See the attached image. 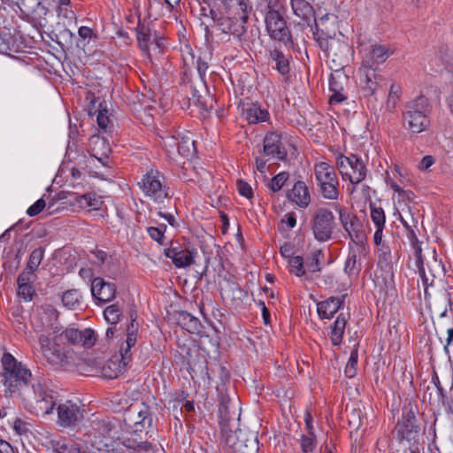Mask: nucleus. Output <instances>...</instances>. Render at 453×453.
<instances>
[{
    "label": "nucleus",
    "instance_id": "338daca9",
    "mask_svg": "<svg viewBox=\"0 0 453 453\" xmlns=\"http://www.w3.org/2000/svg\"><path fill=\"white\" fill-rule=\"evenodd\" d=\"M345 99H346V96L344 95L343 90H337V91L332 92V95L330 96V98H329V103L331 104H340V103L343 102Z\"/></svg>",
    "mask_w": 453,
    "mask_h": 453
},
{
    "label": "nucleus",
    "instance_id": "8fccbe9b",
    "mask_svg": "<svg viewBox=\"0 0 453 453\" xmlns=\"http://www.w3.org/2000/svg\"><path fill=\"white\" fill-rule=\"evenodd\" d=\"M182 325L188 332H194L198 329L200 323L199 320L190 315L189 313L181 314Z\"/></svg>",
    "mask_w": 453,
    "mask_h": 453
},
{
    "label": "nucleus",
    "instance_id": "5701e85b",
    "mask_svg": "<svg viewBox=\"0 0 453 453\" xmlns=\"http://www.w3.org/2000/svg\"><path fill=\"white\" fill-rule=\"evenodd\" d=\"M165 255L172 259L175 266L181 268L189 266L194 263L196 252L188 248L171 247L165 250Z\"/></svg>",
    "mask_w": 453,
    "mask_h": 453
},
{
    "label": "nucleus",
    "instance_id": "e433bc0d",
    "mask_svg": "<svg viewBox=\"0 0 453 453\" xmlns=\"http://www.w3.org/2000/svg\"><path fill=\"white\" fill-rule=\"evenodd\" d=\"M347 324V316L343 313L338 315L336 320L334 323L331 331V342L334 345H339L343 337L345 326Z\"/></svg>",
    "mask_w": 453,
    "mask_h": 453
},
{
    "label": "nucleus",
    "instance_id": "13d9d810",
    "mask_svg": "<svg viewBox=\"0 0 453 453\" xmlns=\"http://www.w3.org/2000/svg\"><path fill=\"white\" fill-rule=\"evenodd\" d=\"M321 257L320 251H315L311 257V260L306 263V268L311 273L320 271L319 257Z\"/></svg>",
    "mask_w": 453,
    "mask_h": 453
},
{
    "label": "nucleus",
    "instance_id": "473e14b6",
    "mask_svg": "<svg viewBox=\"0 0 453 453\" xmlns=\"http://www.w3.org/2000/svg\"><path fill=\"white\" fill-rule=\"evenodd\" d=\"M127 365L123 363L122 357L119 359L118 357H115L104 364L100 373L105 379L112 380L123 372Z\"/></svg>",
    "mask_w": 453,
    "mask_h": 453
},
{
    "label": "nucleus",
    "instance_id": "7ed1b4c3",
    "mask_svg": "<svg viewBox=\"0 0 453 453\" xmlns=\"http://www.w3.org/2000/svg\"><path fill=\"white\" fill-rule=\"evenodd\" d=\"M26 410L37 416L52 413L56 405L54 392L42 380L35 378L18 395Z\"/></svg>",
    "mask_w": 453,
    "mask_h": 453
},
{
    "label": "nucleus",
    "instance_id": "79ce46f5",
    "mask_svg": "<svg viewBox=\"0 0 453 453\" xmlns=\"http://www.w3.org/2000/svg\"><path fill=\"white\" fill-rule=\"evenodd\" d=\"M401 95V88L396 84H392L386 102L388 111H393L399 102Z\"/></svg>",
    "mask_w": 453,
    "mask_h": 453
},
{
    "label": "nucleus",
    "instance_id": "ea45409f",
    "mask_svg": "<svg viewBox=\"0 0 453 453\" xmlns=\"http://www.w3.org/2000/svg\"><path fill=\"white\" fill-rule=\"evenodd\" d=\"M288 178H289L288 173L281 172V173H278L277 175H275L274 177H273L267 182L266 187L272 193H276L282 188V187L285 185V183L287 182Z\"/></svg>",
    "mask_w": 453,
    "mask_h": 453
},
{
    "label": "nucleus",
    "instance_id": "20e7f679",
    "mask_svg": "<svg viewBox=\"0 0 453 453\" xmlns=\"http://www.w3.org/2000/svg\"><path fill=\"white\" fill-rule=\"evenodd\" d=\"M3 366V385L11 395H19L25 387L35 379L31 371L18 361L12 354L4 353L1 358Z\"/></svg>",
    "mask_w": 453,
    "mask_h": 453
},
{
    "label": "nucleus",
    "instance_id": "412c9836",
    "mask_svg": "<svg viewBox=\"0 0 453 453\" xmlns=\"http://www.w3.org/2000/svg\"><path fill=\"white\" fill-rule=\"evenodd\" d=\"M127 419L133 423L135 433H143L148 434L147 429L152 425V418L150 417V411L149 406L142 403L139 408L131 407L127 412Z\"/></svg>",
    "mask_w": 453,
    "mask_h": 453
},
{
    "label": "nucleus",
    "instance_id": "c85d7f7f",
    "mask_svg": "<svg viewBox=\"0 0 453 453\" xmlns=\"http://www.w3.org/2000/svg\"><path fill=\"white\" fill-rule=\"evenodd\" d=\"M288 198L300 208H306L311 203L308 187L303 181L298 180L288 193Z\"/></svg>",
    "mask_w": 453,
    "mask_h": 453
},
{
    "label": "nucleus",
    "instance_id": "2f4dec72",
    "mask_svg": "<svg viewBox=\"0 0 453 453\" xmlns=\"http://www.w3.org/2000/svg\"><path fill=\"white\" fill-rule=\"evenodd\" d=\"M137 331L138 323H136L135 320L132 319L127 329L126 348L121 347L120 349V357H122L124 364H128V362L131 360L130 349L134 347L136 342Z\"/></svg>",
    "mask_w": 453,
    "mask_h": 453
},
{
    "label": "nucleus",
    "instance_id": "de8ad7c7",
    "mask_svg": "<svg viewBox=\"0 0 453 453\" xmlns=\"http://www.w3.org/2000/svg\"><path fill=\"white\" fill-rule=\"evenodd\" d=\"M290 266V273L297 277L304 275L303 260L300 256L293 257L288 261Z\"/></svg>",
    "mask_w": 453,
    "mask_h": 453
},
{
    "label": "nucleus",
    "instance_id": "39448f33",
    "mask_svg": "<svg viewBox=\"0 0 453 453\" xmlns=\"http://www.w3.org/2000/svg\"><path fill=\"white\" fill-rule=\"evenodd\" d=\"M432 105L429 99L418 96L406 104L403 113V125L411 134H420L430 127Z\"/></svg>",
    "mask_w": 453,
    "mask_h": 453
},
{
    "label": "nucleus",
    "instance_id": "a878e982",
    "mask_svg": "<svg viewBox=\"0 0 453 453\" xmlns=\"http://www.w3.org/2000/svg\"><path fill=\"white\" fill-rule=\"evenodd\" d=\"M91 293L97 301L107 303L115 297L116 287L102 278H95L91 283Z\"/></svg>",
    "mask_w": 453,
    "mask_h": 453
},
{
    "label": "nucleus",
    "instance_id": "c9c22d12",
    "mask_svg": "<svg viewBox=\"0 0 453 453\" xmlns=\"http://www.w3.org/2000/svg\"><path fill=\"white\" fill-rule=\"evenodd\" d=\"M156 33L149 27L139 23L137 27V40L140 48L143 51H150V43L152 40H156Z\"/></svg>",
    "mask_w": 453,
    "mask_h": 453
},
{
    "label": "nucleus",
    "instance_id": "5fc2aeb1",
    "mask_svg": "<svg viewBox=\"0 0 453 453\" xmlns=\"http://www.w3.org/2000/svg\"><path fill=\"white\" fill-rule=\"evenodd\" d=\"M282 5L281 0H259L257 8L264 12L273 8H282Z\"/></svg>",
    "mask_w": 453,
    "mask_h": 453
},
{
    "label": "nucleus",
    "instance_id": "4be33fe9",
    "mask_svg": "<svg viewBox=\"0 0 453 453\" xmlns=\"http://www.w3.org/2000/svg\"><path fill=\"white\" fill-rule=\"evenodd\" d=\"M131 432H127L125 434L121 433V439L119 441L127 448L134 449L139 451H149L153 449L151 442L148 441L147 435L143 433H135L134 427H132Z\"/></svg>",
    "mask_w": 453,
    "mask_h": 453
},
{
    "label": "nucleus",
    "instance_id": "cd10ccee",
    "mask_svg": "<svg viewBox=\"0 0 453 453\" xmlns=\"http://www.w3.org/2000/svg\"><path fill=\"white\" fill-rule=\"evenodd\" d=\"M365 253V245H351L344 265L345 273L349 275L358 274L361 270V258Z\"/></svg>",
    "mask_w": 453,
    "mask_h": 453
},
{
    "label": "nucleus",
    "instance_id": "f257e3e1",
    "mask_svg": "<svg viewBox=\"0 0 453 453\" xmlns=\"http://www.w3.org/2000/svg\"><path fill=\"white\" fill-rule=\"evenodd\" d=\"M35 331L39 333L41 351L49 363L62 365L68 363V356L59 348L56 341L62 326L58 321V311L51 304H42L36 309L34 317Z\"/></svg>",
    "mask_w": 453,
    "mask_h": 453
},
{
    "label": "nucleus",
    "instance_id": "bf43d9fd",
    "mask_svg": "<svg viewBox=\"0 0 453 453\" xmlns=\"http://www.w3.org/2000/svg\"><path fill=\"white\" fill-rule=\"evenodd\" d=\"M13 429L19 435L27 434L29 432L30 424L21 418H16L13 422Z\"/></svg>",
    "mask_w": 453,
    "mask_h": 453
},
{
    "label": "nucleus",
    "instance_id": "09e8293b",
    "mask_svg": "<svg viewBox=\"0 0 453 453\" xmlns=\"http://www.w3.org/2000/svg\"><path fill=\"white\" fill-rule=\"evenodd\" d=\"M371 208V219L376 227H384L385 226V213L381 207H376L372 204Z\"/></svg>",
    "mask_w": 453,
    "mask_h": 453
},
{
    "label": "nucleus",
    "instance_id": "dca6fc26",
    "mask_svg": "<svg viewBox=\"0 0 453 453\" xmlns=\"http://www.w3.org/2000/svg\"><path fill=\"white\" fill-rule=\"evenodd\" d=\"M425 299L431 312L439 318H444L448 311L451 310L450 294L445 288L438 289L427 288V294L424 293Z\"/></svg>",
    "mask_w": 453,
    "mask_h": 453
},
{
    "label": "nucleus",
    "instance_id": "393cba45",
    "mask_svg": "<svg viewBox=\"0 0 453 453\" xmlns=\"http://www.w3.org/2000/svg\"><path fill=\"white\" fill-rule=\"evenodd\" d=\"M396 432L402 439L408 441L414 439L418 433V426L416 424V417L412 411H407L403 415V419L395 426Z\"/></svg>",
    "mask_w": 453,
    "mask_h": 453
},
{
    "label": "nucleus",
    "instance_id": "a18cd8bd",
    "mask_svg": "<svg viewBox=\"0 0 453 453\" xmlns=\"http://www.w3.org/2000/svg\"><path fill=\"white\" fill-rule=\"evenodd\" d=\"M121 311L116 304L109 305L104 311L105 320L111 325H116L119 322Z\"/></svg>",
    "mask_w": 453,
    "mask_h": 453
},
{
    "label": "nucleus",
    "instance_id": "4468645a",
    "mask_svg": "<svg viewBox=\"0 0 453 453\" xmlns=\"http://www.w3.org/2000/svg\"><path fill=\"white\" fill-rule=\"evenodd\" d=\"M358 50L362 55V64L365 66L373 67L384 63L395 52L392 47L377 42L372 44L359 43Z\"/></svg>",
    "mask_w": 453,
    "mask_h": 453
},
{
    "label": "nucleus",
    "instance_id": "f8f14e48",
    "mask_svg": "<svg viewBox=\"0 0 453 453\" xmlns=\"http://www.w3.org/2000/svg\"><path fill=\"white\" fill-rule=\"evenodd\" d=\"M335 210L353 245H365L367 236L362 221L356 215L348 213L342 206H335Z\"/></svg>",
    "mask_w": 453,
    "mask_h": 453
},
{
    "label": "nucleus",
    "instance_id": "603ef678",
    "mask_svg": "<svg viewBox=\"0 0 453 453\" xmlns=\"http://www.w3.org/2000/svg\"><path fill=\"white\" fill-rule=\"evenodd\" d=\"M348 419H349V424L350 427H352L355 430H358L363 424V420L361 418V411L353 409L348 414Z\"/></svg>",
    "mask_w": 453,
    "mask_h": 453
},
{
    "label": "nucleus",
    "instance_id": "4c0bfd02",
    "mask_svg": "<svg viewBox=\"0 0 453 453\" xmlns=\"http://www.w3.org/2000/svg\"><path fill=\"white\" fill-rule=\"evenodd\" d=\"M291 7L294 14L303 20L313 15L312 6L305 0H291Z\"/></svg>",
    "mask_w": 453,
    "mask_h": 453
},
{
    "label": "nucleus",
    "instance_id": "3c124183",
    "mask_svg": "<svg viewBox=\"0 0 453 453\" xmlns=\"http://www.w3.org/2000/svg\"><path fill=\"white\" fill-rule=\"evenodd\" d=\"M166 229L165 225H160L159 226H150L147 231L150 236L159 243H163L165 238V232Z\"/></svg>",
    "mask_w": 453,
    "mask_h": 453
},
{
    "label": "nucleus",
    "instance_id": "37998d69",
    "mask_svg": "<svg viewBox=\"0 0 453 453\" xmlns=\"http://www.w3.org/2000/svg\"><path fill=\"white\" fill-rule=\"evenodd\" d=\"M43 256L44 250L42 248H37L34 250L30 254L27 269L33 273L36 271L43 258Z\"/></svg>",
    "mask_w": 453,
    "mask_h": 453
},
{
    "label": "nucleus",
    "instance_id": "774afa93",
    "mask_svg": "<svg viewBox=\"0 0 453 453\" xmlns=\"http://www.w3.org/2000/svg\"><path fill=\"white\" fill-rule=\"evenodd\" d=\"M34 273L27 269L21 273L17 280L18 284H30Z\"/></svg>",
    "mask_w": 453,
    "mask_h": 453
},
{
    "label": "nucleus",
    "instance_id": "ddd939ff",
    "mask_svg": "<svg viewBox=\"0 0 453 453\" xmlns=\"http://www.w3.org/2000/svg\"><path fill=\"white\" fill-rule=\"evenodd\" d=\"M318 43L325 52L327 61L332 63L331 68L338 70L343 66V59L348 52V45L331 36L318 35Z\"/></svg>",
    "mask_w": 453,
    "mask_h": 453
},
{
    "label": "nucleus",
    "instance_id": "6e6552de",
    "mask_svg": "<svg viewBox=\"0 0 453 453\" xmlns=\"http://www.w3.org/2000/svg\"><path fill=\"white\" fill-rule=\"evenodd\" d=\"M336 165L343 180H349L352 188H349V193L355 191V186L362 182L367 173L364 161L354 154L346 157L340 154L336 157Z\"/></svg>",
    "mask_w": 453,
    "mask_h": 453
},
{
    "label": "nucleus",
    "instance_id": "c756f323",
    "mask_svg": "<svg viewBox=\"0 0 453 453\" xmlns=\"http://www.w3.org/2000/svg\"><path fill=\"white\" fill-rule=\"evenodd\" d=\"M89 148L92 156L103 165H106V160L111 153V147L107 140L98 135H94L89 140Z\"/></svg>",
    "mask_w": 453,
    "mask_h": 453
},
{
    "label": "nucleus",
    "instance_id": "f3484780",
    "mask_svg": "<svg viewBox=\"0 0 453 453\" xmlns=\"http://www.w3.org/2000/svg\"><path fill=\"white\" fill-rule=\"evenodd\" d=\"M161 177L158 171L150 170L142 180V191L157 203H162L168 196L165 187L162 184Z\"/></svg>",
    "mask_w": 453,
    "mask_h": 453
},
{
    "label": "nucleus",
    "instance_id": "6e6d98bb",
    "mask_svg": "<svg viewBox=\"0 0 453 453\" xmlns=\"http://www.w3.org/2000/svg\"><path fill=\"white\" fill-rule=\"evenodd\" d=\"M296 225V218L295 213H287L280 220V231H286L287 228H293Z\"/></svg>",
    "mask_w": 453,
    "mask_h": 453
},
{
    "label": "nucleus",
    "instance_id": "a211bd4d",
    "mask_svg": "<svg viewBox=\"0 0 453 453\" xmlns=\"http://www.w3.org/2000/svg\"><path fill=\"white\" fill-rule=\"evenodd\" d=\"M57 410L58 424L63 427L73 426L84 418V410L71 401L60 403Z\"/></svg>",
    "mask_w": 453,
    "mask_h": 453
},
{
    "label": "nucleus",
    "instance_id": "c03bdc74",
    "mask_svg": "<svg viewBox=\"0 0 453 453\" xmlns=\"http://www.w3.org/2000/svg\"><path fill=\"white\" fill-rule=\"evenodd\" d=\"M51 443L56 453H81L76 445L67 444L64 440H52Z\"/></svg>",
    "mask_w": 453,
    "mask_h": 453
},
{
    "label": "nucleus",
    "instance_id": "2eb2a0df",
    "mask_svg": "<svg viewBox=\"0 0 453 453\" xmlns=\"http://www.w3.org/2000/svg\"><path fill=\"white\" fill-rule=\"evenodd\" d=\"M165 147L167 153H177L184 157H190L196 153L195 140L193 134L188 131L179 132L177 136H167L165 139Z\"/></svg>",
    "mask_w": 453,
    "mask_h": 453
},
{
    "label": "nucleus",
    "instance_id": "9b49d317",
    "mask_svg": "<svg viewBox=\"0 0 453 453\" xmlns=\"http://www.w3.org/2000/svg\"><path fill=\"white\" fill-rule=\"evenodd\" d=\"M265 14L266 30L271 38L285 44L290 42L291 35L283 18V7L262 12Z\"/></svg>",
    "mask_w": 453,
    "mask_h": 453
},
{
    "label": "nucleus",
    "instance_id": "58836bf2",
    "mask_svg": "<svg viewBox=\"0 0 453 453\" xmlns=\"http://www.w3.org/2000/svg\"><path fill=\"white\" fill-rule=\"evenodd\" d=\"M270 56L275 62L276 68L280 74L285 75L288 73L290 67L289 59L287 56L278 50L271 51Z\"/></svg>",
    "mask_w": 453,
    "mask_h": 453
},
{
    "label": "nucleus",
    "instance_id": "b1692460",
    "mask_svg": "<svg viewBox=\"0 0 453 453\" xmlns=\"http://www.w3.org/2000/svg\"><path fill=\"white\" fill-rule=\"evenodd\" d=\"M264 153L265 156L279 160H284L287 156V150L281 142L280 135L276 133H271L264 138Z\"/></svg>",
    "mask_w": 453,
    "mask_h": 453
},
{
    "label": "nucleus",
    "instance_id": "72a5a7b5",
    "mask_svg": "<svg viewBox=\"0 0 453 453\" xmlns=\"http://www.w3.org/2000/svg\"><path fill=\"white\" fill-rule=\"evenodd\" d=\"M342 305V301L338 297H330L326 301L320 302L317 305L318 314L320 319H330L338 311Z\"/></svg>",
    "mask_w": 453,
    "mask_h": 453
},
{
    "label": "nucleus",
    "instance_id": "4d7b16f0",
    "mask_svg": "<svg viewBox=\"0 0 453 453\" xmlns=\"http://www.w3.org/2000/svg\"><path fill=\"white\" fill-rule=\"evenodd\" d=\"M342 81H346V77L342 74H332L329 80L330 91L343 90Z\"/></svg>",
    "mask_w": 453,
    "mask_h": 453
},
{
    "label": "nucleus",
    "instance_id": "1a4fd4ad",
    "mask_svg": "<svg viewBox=\"0 0 453 453\" xmlns=\"http://www.w3.org/2000/svg\"><path fill=\"white\" fill-rule=\"evenodd\" d=\"M314 174L321 196L327 200L339 198V180L334 165L327 162H319L314 165Z\"/></svg>",
    "mask_w": 453,
    "mask_h": 453
},
{
    "label": "nucleus",
    "instance_id": "9d476101",
    "mask_svg": "<svg viewBox=\"0 0 453 453\" xmlns=\"http://www.w3.org/2000/svg\"><path fill=\"white\" fill-rule=\"evenodd\" d=\"M310 226L314 238L318 242L329 241L335 227L333 212L326 208H318L311 216Z\"/></svg>",
    "mask_w": 453,
    "mask_h": 453
},
{
    "label": "nucleus",
    "instance_id": "423d86ee",
    "mask_svg": "<svg viewBox=\"0 0 453 453\" xmlns=\"http://www.w3.org/2000/svg\"><path fill=\"white\" fill-rule=\"evenodd\" d=\"M227 17H221L216 28L222 34H230L240 38L246 31L249 18L248 4L244 0H225Z\"/></svg>",
    "mask_w": 453,
    "mask_h": 453
},
{
    "label": "nucleus",
    "instance_id": "69168bd1",
    "mask_svg": "<svg viewBox=\"0 0 453 453\" xmlns=\"http://www.w3.org/2000/svg\"><path fill=\"white\" fill-rule=\"evenodd\" d=\"M87 362L92 367L91 372L96 373H100L102 372V366L104 362L101 358H88Z\"/></svg>",
    "mask_w": 453,
    "mask_h": 453
},
{
    "label": "nucleus",
    "instance_id": "864d4df0",
    "mask_svg": "<svg viewBox=\"0 0 453 453\" xmlns=\"http://www.w3.org/2000/svg\"><path fill=\"white\" fill-rule=\"evenodd\" d=\"M35 293L31 284H18V295L25 301H30Z\"/></svg>",
    "mask_w": 453,
    "mask_h": 453
},
{
    "label": "nucleus",
    "instance_id": "aec40b11",
    "mask_svg": "<svg viewBox=\"0 0 453 453\" xmlns=\"http://www.w3.org/2000/svg\"><path fill=\"white\" fill-rule=\"evenodd\" d=\"M418 264L424 293L427 294V288H434L435 279L441 278L443 275V266L441 263L435 258H433L424 265L420 257H418Z\"/></svg>",
    "mask_w": 453,
    "mask_h": 453
},
{
    "label": "nucleus",
    "instance_id": "0e129e2a",
    "mask_svg": "<svg viewBox=\"0 0 453 453\" xmlns=\"http://www.w3.org/2000/svg\"><path fill=\"white\" fill-rule=\"evenodd\" d=\"M96 121L101 128H106L110 122L107 110H99L96 115Z\"/></svg>",
    "mask_w": 453,
    "mask_h": 453
},
{
    "label": "nucleus",
    "instance_id": "f03ea898",
    "mask_svg": "<svg viewBox=\"0 0 453 453\" xmlns=\"http://www.w3.org/2000/svg\"><path fill=\"white\" fill-rule=\"evenodd\" d=\"M226 401L222 400L219 404V424L222 433L226 434V442L234 453H257L258 441L253 433H246L237 428L234 418L230 416V410Z\"/></svg>",
    "mask_w": 453,
    "mask_h": 453
},
{
    "label": "nucleus",
    "instance_id": "a19ab883",
    "mask_svg": "<svg viewBox=\"0 0 453 453\" xmlns=\"http://www.w3.org/2000/svg\"><path fill=\"white\" fill-rule=\"evenodd\" d=\"M81 296L76 289L67 290L63 294L62 302L68 309H74L81 301Z\"/></svg>",
    "mask_w": 453,
    "mask_h": 453
},
{
    "label": "nucleus",
    "instance_id": "680f3d73",
    "mask_svg": "<svg viewBox=\"0 0 453 453\" xmlns=\"http://www.w3.org/2000/svg\"><path fill=\"white\" fill-rule=\"evenodd\" d=\"M301 448L304 453H308L313 450L315 448V441L313 434L309 436H303L301 441Z\"/></svg>",
    "mask_w": 453,
    "mask_h": 453
},
{
    "label": "nucleus",
    "instance_id": "052dcab7",
    "mask_svg": "<svg viewBox=\"0 0 453 453\" xmlns=\"http://www.w3.org/2000/svg\"><path fill=\"white\" fill-rule=\"evenodd\" d=\"M45 207L46 202L43 198H41L27 209V213L30 217H34L39 214L43 209H45Z\"/></svg>",
    "mask_w": 453,
    "mask_h": 453
},
{
    "label": "nucleus",
    "instance_id": "0eeeda50",
    "mask_svg": "<svg viewBox=\"0 0 453 453\" xmlns=\"http://www.w3.org/2000/svg\"><path fill=\"white\" fill-rule=\"evenodd\" d=\"M89 436L92 437L91 441L98 450L113 447L121 439L120 426L109 420L93 421Z\"/></svg>",
    "mask_w": 453,
    "mask_h": 453
},
{
    "label": "nucleus",
    "instance_id": "6ab92c4d",
    "mask_svg": "<svg viewBox=\"0 0 453 453\" xmlns=\"http://www.w3.org/2000/svg\"><path fill=\"white\" fill-rule=\"evenodd\" d=\"M59 337L64 338L70 344L88 349L93 347L96 342V333L91 328L79 330L77 328L69 327L63 331L59 334Z\"/></svg>",
    "mask_w": 453,
    "mask_h": 453
},
{
    "label": "nucleus",
    "instance_id": "bb28decb",
    "mask_svg": "<svg viewBox=\"0 0 453 453\" xmlns=\"http://www.w3.org/2000/svg\"><path fill=\"white\" fill-rule=\"evenodd\" d=\"M377 67L365 66L362 64L359 69V83L365 96H372L378 88Z\"/></svg>",
    "mask_w": 453,
    "mask_h": 453
},
{
    "label": "nucleus",
    "instance_id": "f704fd0d",
    "mask_svg": "<svg viewBox=\"0 0 453 453\" xmlns=\"http://www.w3.org/2000/svg\"><path fill=\"white\" fill-rule=\"evenodd\" d=\"M75 202L81 209L98 210L103 204V200L95 193H88L75 197Z\"/></svg>",
    "mask_w": 453,
    "mask_h": 453
},
{
    "label": "nucleus",
    "instance_id": "e2e57ef3",
    "mask_svg": "<svg viewBox=\"0 0 453 453\" xmlns=\"http://www.w3.org/2000/svg\"><path fill=\"white\" fill-rule=\"evenodd\" d=\"M237 188L242 196H245L247 198H250L252 196V188L251 187L243 180H238L237 181Z\"/></svg>",
    "mask_w": 453,
    "mask_h": 453
},
{
    "label": "nucleus",
    "instance_id": "7c9ffc66",
    "mask_svg": "<svg viewBox=\"0 0 453 453\" xmlns=\"http://www.w3.org/2000/svg\"><path fill=\"white\" fill-rule=\"evenodd\" d=\"M242 114L249 124H258L269 119V112L258 104H247L242 109Z\"/></svg>",
    "mask_w": 453,
    "mask_h": 453
},
{
    "label": "nucleus",
    "instance_id": "49530a36",
    "mask_svg": "<svg viewBox=\"0 0 453 453\" xmlns=\"http://www.w3.org/2000/svg\"><path fill=\"white\" fill-rule=\"evenodd\" d=\"M357 349H355L351 351L349 358L345 367V374L347 377L353 378L357 374Z\"/></svg>",
    "mask_w": 453,
    "mask_h": 453
}]
</instances>
